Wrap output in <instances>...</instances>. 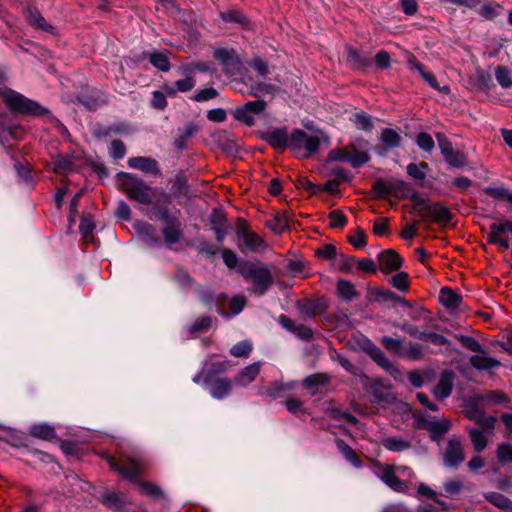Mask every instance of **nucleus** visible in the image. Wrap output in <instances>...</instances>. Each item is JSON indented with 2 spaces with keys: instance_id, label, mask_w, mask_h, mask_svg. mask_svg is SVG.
Returning a JSON list of instances; mask_svg holds the SVG:
<instances>
[{
  "instance_id": "nucleus-1",
  "label": "nucleus",
  "mask_w": 512,
  "mask_h": 512,
  "mask_svg": "<svg viewBox=\"0 0 512 512\" xmlns=\"http://www.w3.org/2000/svg\"><path fill=\"white\" fill-rule=\"evenodd\" d=\"M237 271L245 280L255 283L252 291L257 295H263L273 283L271 271L264 263L242 262Z\"/></svg>"
},
{
  "instance_id": "nucleus-2",
  "label": "nucleus",
  "mask_w": 512,
  "mask_h": 512,
  "mask_svg": "<svg viewBox=\"0 0 512 512\" xmlns=\"http://www.w3.org/2000/svg\"><path fill=\"white\" fill-rule=\"evenodd\" d=\"M120 189L129 199L149 205L153 201V189L133 174L120 172L117 175Z\"/></svg>"
},
{
  "instance_id": "nucleus-3",
  "label": "nucleus",
  "mask_w": 512,
  "mask_h": 512,
  "mask_svg": "<svg viewBox=\"0 0 512 512\" xmlns=\"http://www.w3.org/2000/svg\"><path fill=\"white\" fill-rule=\"evenodd\" d=\"M0 98L10 110L16 113L41 116L48 112L39 103L7 87L0 88Z\"/></svg>"
},
{
  "instance_id": "nucleus-4",
  "label": "nucleus",
  "mask_w": 512,
  "mask_h": 512,
  "mask_svg": "<svg viewBox=\"0 0 512 512\" xmlns=\"http://www.w3.org/2000/svg\"><path fill=\"white\" fill-rule=\"evenodd\" d=\"M320 142V136L309 135L300 129L294 130L289 137V147L302 158L317 152Z\"/></svg>"
},
{
  "instance_id": "nucleus-5",
  "label": "nucleus",
  "mask_w": 512,
  "mask_h": 512,
  "mask_svg": "<svg viewBox=\"0 0 512 512\" xmlns=\"http://www.w3.org/2000/svg\"><path fill=\"white\" fill-rule=\"evenodd\" d=\"M414 209L422 219H429L440 224H447L452 218V213L446 206L440 203H431L424 199H418Z\"/></svg>"
},
{
  "instance_id": "nucleus-6",
  "label": "nucleus",
  "mask_w": 512,
  "mask_h": 512,
  "mask_svg": "<svg viewBox=\"0 0 512 512\" xmlns=\"http://www.w3.org/2000/svg\"><path fill=\"white\" fill-rule=\"evenodd\" d=\"M376 476L396 492H406L409 488L407 480H402L396 473V466L388 464L376 465Z\"/></svg>"
},
{
  "instance_id": "nucleus-7",
  "label": "nucleus",
  "mask_w": 512,
  "mask_h": 512,
  "mask_svg": "<svg viewBox=\"0 0 512 512\" xmlns=\"http://www.w3.org/2000/svg\"><path fill=\"white\" fill-rule=\"evenodd\" d=\"M376 476L396 492H406L409 488L407 480H402L396 473V466L388 464L376 465Z\"/></svg>"
},
{
  "instance_id": "nucleus-8",
  "label": "nucleus",
  "mask_w": 512,
  "mask_h": 512,
  "mask_svg": "<svg viewBox=\"0 0 512 512\" xmlns=\"http://www.w3.org/2000/svg\"><path fill=\"white\" fill-rule=\"evenodd\" d=\"M266 108L264 100H255L245 103L243 106L237 107L233 111L236 120L252 126L255 123V116L261 114Z\"/></svg>"
},
{
  "instance_id": "nucleus-9",
  "label": "nucleus",
  "mask_w": 512,
  "mask_h": 512,
  "mask_svg": "<svg viewBox=\"0 0 512 512\" xmlns=\"http://www.w3.org/2000/svg\"><path fill=\"white\" fill-rule=\"evenodd\" d=\"M214 58L222 65L223 72L236 75L241 70V61L235 50L219 48L213 52Z\"/></svg>"
},
{
  "instance_id": "nucleus-10",
  "label": "nucleus",
  "mask_w": 512,
  "mask_h": 512,
  "mask_svg": "<svg viewBox=\"0 0 512 512\" xmlns=\"http://www.w3.org/2000/svg\"><path fill=\"white\" fill-rule=\"evenodd\" d=\"M443 464L448 468H457L465 460V454L460 440L450 438L442 453Z\"/></svg>"
},
{
  "instance_id": "nucleus-11",
  "label": "nucleus",
  "mask_w": 512,
  "mask_h": 512,
  "mask_svg": "<svg viewBox=\"0 0 512 512\" xmlns=\"http://www.w3.org/2000/svg\"><path fill=\"white\" fill-rule=\"evenodd\" d=\"M237 235L242 239L244 244V246L241 247L242 251L263 252L267 248V244L262 237L255 232L250 231L245 226L238 228Z\"/></svg>"
},
{
  "instance_id": "nucleus-12",
  "label": "nucleus",
  "mask_w": 512,
  "mask_h": 512,
  "mask_svg": "<svg viewBox=\"0 0 512 512\" xmlns=\"http://www.w3.org/2000/svg\"><path fill=\"white\" fill-rule=\"evenodd\" d=\"M107 462L110 468L130 481L136 480L141 472V465L135 459H127L123 464H119L113 457L108 456Z\"/></svg>"
},
{
  "instance_id": "nucleus-13",
  "label": "nucleus",
  "mask_w": 512,
  "mask_h": 512,
  "mask_svg": "<svg viewBox=\"0 0 512 512\" xmlns=\"http://www.w3.org/2000/svg\"><path fill=\"white\" fill-rule=\"evenodd\" d=\"M455 375L452 371L446 370L441 373L439 381L433 389V395L438 400L448 398L453 390Z\"/></svg>"
},
{
  "instance_id": "nucleus-14",
  "label": "nucleus",
  "mask_w": 512,
  "mask_h": 512,
  "mask_svg": "<svg viewBox=\"0 0 512 512\" xmlns=\"http://www.w3.org/2000/svg\"><path fill=\"white\" fill-rule=\"evenodd\" d=\"M162 235L166 245L172 246L178 243L183 237V227L179 218L165 223L162 228Z\"/></svg>"
},
{
  "instance_id": "nucleus-15",
  "label": "nucleus",
  "mask_w": 512,
  "mask_h": 512,
  "mask_svg": "<svg viewBox=\"0 0 512 512\" xmlns=\"http://www.w3.org/2000/svg\"><path fill=\"white\" fill-rule=\"evenodd\" d=\"M378 261L382 272L390 273L398 270L403 260L396 251L388 249L378 255Z\"/></svg>"
},
{
  "instance_id": "nucleus-16",
  "label": "nucleus",
  "mask_w": 512,
  "mask_h": 512,
  "mask_svg": "<svg viewBox=\"0 0 512 512\" xmlns=\"http://www.w3.org/2000/svg\"><path fill=\"white\" fill-rule=\"evenodd\" d=\"M469 362L471 366L476 370L486 371L488 373H491L492 370L501 366V362L493 357L488 356L485 350H483V353L472 355L469 359Z\"/></svg>"
},
{
  "instance_id": "nucleus-17",
  "label": "nucleus",
  "mask_w": 512,
  "mask_h": 512,
  "mask_svg": "<svg viewBox=\"0 0 512 512\" xmlns=\"http://www.w3.org/2000/svg\"><path fill=\"white\" fill-rule=\"evenodd\" d=\"M367 352L369 356L383 369H385L387 372H389L391 375L396 376L398 374H401L400 370L397 366H395L392 362L389 361V359L386 357V355L383 353V351L377 347L373 343H369V346L367 348Z\"/></svg>"
},
{
  "instance_id": "nucleus-18",
  "label": "nucleus",
  "mask_w": 512,
  "mask_h": 512,
  "mask_svg": "<svg viewBox=\"0 0 512 512\" xmlns=\"http://www.w3.org/2000/svg\"><path fill=\"white\" fill-rule=\"evenodd\" d=\"M19 127L5 112L0 113V141L2 143L10 139L18 138Z\"/></svg>"
},
{
  "instance_id": "nucleus-19",
  "label": "nucleus",
  "mask_w": 512,
  "mask_h": 512,
  "mask_svg": "<svg viewBox=\"0 0 512 512\" xmlns=\"http://www.w3.org/2000/svg\"><path fill=\"white\" fill-rule=\"evenodd\" d=\"M210 223L215 233L216 240L222 242L227 234L228 224L224 213L221 210L214 209L210 215Z\"/></svg>"
},
{
  "instance_id": "nucleus-20",
  "label": "nucleus",
  "mask_w": 512,
  "mask_h": 512,
  "mask_svg": "<svg viewBox=\"0 0 512 512\" xmlns=\"http://www.w3.org/2000/svg\"><path fill=\"white\" fill-rule=\"evenodd\" d=\"M130 168L141 170L145 173L158 174L160 172L158 162L149 157H132L128 160Z\"/></svg>"
},
{
  "instance_id": "nucleus-21",
  "label": "nucleus",
  "mask_w": 512,
  "mask_h": 512,
  "mask_svg": "<svg viewBox=\"0 0 512 512\" xmlns=\"http://www.w3.org/2000/svg\"><path fill=\"white\" fill-rule=\"evenodd\" d=\"M134 228L138 235L146 242L154 246L160 245L161 241L157 237V230L152 224L144 221H137L134 223Z\"/></svg>"
},
{
  "instance_id": "nucleus-22",
  "label": "nucleus",
  "mask_w": 512,
  "mask_h": 512,
  "mask_svg": "<svg viewBox=\"0 0 512 512\" xmlns=\"http://www.w3.org/2000/svg\"><path fill=\"white\" fill-rule=\"evenodd\" d=\"M262 138L274 148L289 146V138L283 129H274L262 134Z\"/></svg>"
},
{
  "instance_id": "nucleus-23",
  "label": "nucleus",
  "mask_w": 512,
  "mask_h": 512,
  "mask_svg": "<svg viewBox=\"0 0 512 512\" xmlns=\"http://www.w3.org/2000/svg\"><path fill=\"white\" fill-rule=\"evenodd\" d=\"M260 368H261L260 362H256V363L246 366L238 373V375L235 378V382L240 386L249 385L259 375Z\"/></svg>"
},
{
  "instance_id": "nucleus-24",
  "label": "nucleus",
  "mask_w": 512,
  "mask_h": 512,
  "mask_svg": "<svg viewBox=\"0 0 512 512\" xmlns=\"http://www.w3.org/2000/svg\"><path fill=\"white\" fill-rule=\"evenodd\" d=\"M331 377L325 373H315L304 378L302 384L305 388L311 390L314 395L320 387L326 386L330 382Z\"/></svg>"
},
{
  "instance_id": "nucleus-25",
  "label": "nucleus",
  "mask_w": 512,
  "mask_h": 512,
  "mask_svg": "<svg viewBox=\"0 0 512 512\" xmlns=\"http://www.w3.org/2000/svg\"><path fill=\"white\" fill-rule=\"evenodd\" d=\"M297 382L292 380L287 383L282 381H275L264 388V393L272 398L276 399L280 397L284 392L291 391L296 387Z\"/></svg>"
},
{
  "instance_id": "nucleus-26",
  "label": "nucleus",
  "mask_w": 512,
  "mask_h": 512,
  "mask_svg": "<svg viewBox=\"0 0 512 512\" xmlns=\"http://www.w3.org/2000/svg\"><path fill=\"white\" fill-rule=\"evenodd\" d=\"M336 289L337 295L344 301L350 302L359 297V293L355 289L354 284L348 280L340 279L337 282Z\"/></svg>"
},
{
  "instance_id": "nucleus-27",
  "label": "nucleus",
  "mask_w": 512,
  "mask_h": 512,
  "mask_svg": "<svg viewBox=\"0 0 512 512\" xmlns=\"http://www.w3.org/2000/svg\"><path fill=\"white\" fill-rule=\"evenodd\" d=\"M419 427H425L431 433V437L433 440H436L443 436L450 429V421L448 419H442L438 421H430L427 424L418 423Z\"/></svg>"
},
{
  "instance_id": "nucleus-28",
  "label": "nucleus",
  "mask_w": 512,
  "mask_h": 512,
  "mask_svg": "<svg viewBox=\"0 0 512 512\" xmlns=\"http://www.w3.org/2000/svg\"><path fill=\"white\" fill-rule=\"evenodd\" d=\"M290 219L286 212L276 213L271 219L266 221V225L269 229L277 234L289 229Z\"/></svg>"
},
{
  "instance_id": "nucleus-29",
  "label": "nucleus",
  "mask_w": 512,
  "mask_h": 512,
  "mask_svg": "<svg viewBox=\"0 0 512 512\" xmlns=\"http://www.w3.org/2000/svg\"><path fill=\"white\" fill-rule=\"evenodd\" d=\"M195 85L192 77H186L175 82L174 85L164 84L162 89L169 96H175L177 92H187Z\"/></svg>"
},
{
  "instance_id": "nucleus-30",
  "label": "nucleus",
  "mask_w": 512,
  "mask_h": 512,
  "mask_svg": "<svg viewBox=\"0 0 512 512\" xmlns=\"http://www.w3.org/2000/svg\"><path fill=\"white\" fill-rule=\"evenodd\" d=\"M232 388V382L228 378H219L215 380L211 386L210 394L215 399H223Z\"/></svg>"
},
{
  "instance_id": "nucleus-31",
  "label": "nucleus",
  "mask_w": 512,
  "mask_h": 512,
  "mask_svg": "<svg viewBox=\"0 0 512 512\" xmlns=\"http://www.w3.org/2000/svg\"><path fill=\"white\" fill-rule=\"evenodd\" d=\"M27 20L30 25L42 29L44 31H48L53 33L54 28L47 23L44 17L40 14V12L35 8H28L26 11Z\"/></svg>"
},
{
  "instance_id": "nucleus-32",
  "label": "nucleus",
  "mask_w": 512,
  "mask_h": 512,
  "mask_svg": "<svg viewBox=\"0 0 512 512\" xmlns=\"http://www.w3.org/2000/svg\"><path fill=\"white\" fill-rule=\"evenodd\" d=\"M345 52L347 61L354 68H365L371 64L369 57L361 55L355 48L351 46H347Z\"/></svg>"
},
{
  "instance_id": "nucleus-33",
  "label": "nucleus",
  "mask_w": 512,
  "mask_h": 512,
  "mask_svg": "<svg viewBox=\"0 0 512 512\" xmlns=\"http://www.w3.org/2000/svg\"><path fill=\"white\" fill-rule=\"evenodd\" d=\"M338 450L342 453L344 458L350 462L353 466L359 468L362 466L360 458L356 452L342 439L335 440Z\"/></svg>"
},
{
  "instance_id": "nucleus-34",
  "label": "nucleus",
  "mask_w": 512,
  "mask_h": 512,
  "mask_svg": "<svg viewBox=\"0 0 512 512\" xmlns=\"http://www.w3.org/2000/svg\"><path fill=\"white\" fill-rule=\"evenodd\" d=\"M382 445L390 451L402 452L410 448L411 444L408 440H405L398 436L385 437L382 440Z\"/></svg>"
},
{
  "instance_id": "nucleus-35",
  "label": "nucleus",
  "mask_w": 512,
  "mask_h": 512,
  "mask_svg": "<svg viewBox=\"0 0 512 512\" xmlns=\"http://www.w3.org/2000/svg\"><path fill=\"white\" fill-rule=\"evenodd\" d=\"M470 440L472 442L473 448L476 452H482L487 444V433H484L481 429L471 428L468 430Z\"/></svg>"
},
{
  "instance_id": "nucleus-36",
  "label": "nucleus",
  "mask_w": 512,
  "mask_h": 512,
  "mask_svg": "<svg viewBox=\"0 0 512 512\" xmlns=\"http://www.w3.org/2000/svg\"><path fill=\"white\" fill-rule=\"evenodd\" d=\"M401 139V135L391 128L383 129L380 135V141L389 149L398 147Z\"/></svg>"
},
{
  "instance_id": "nucleus-37",
  "label": "nucleus",
  "mask_w": 512,
  "mask_h": 512,
  "mask_svg": "<svg viewBox=\"0 0 512 512\" xmlns=\"http://www.w3.org/2000/svg\"><path fill=\"white\" fill-rule=\"evenodd\" d=\"M487 501L506 512L512 508V501L499 492H490L485 495Z\"/></svg>"
},
{
  "instance_id": "nucleus-38",
  "label": "nucleus",
  "mask_w": 512,
  "mask_h": 512,
  "mask_svg": "<svg viewBox=\"0 0 512 512\" xmlns=\"http://www.w3.org/2000/svg\"><path fill=\"white\" fill-rule=\"evenodd\" d=\"M441 302L448 308H458L462 302V298L460 295L453 292L451 289L447 287H443L440 291Z\"/></svg>"
},
{
  "instance_id": "nucleus-39",
  "label": "nucleus",
  "mask_w": 512,
  "mask_h": 512,
  "mask_svg": "<svg viewBox=\"0 0 512 512\" xmlns=\"http://www.w3.org/2000/svg\"><path fill=\"white\" fill-rule=\"evenodd\" d=\"M350 120L358 129L363 131H371L374 127L371 116L365 112L353 114Z\"/></svg>"
},
{
  "instance_id": "nucleus-40",
  "label": "nucleus",
  "mask_w": 512,
  "mask_h": 512,
  "mask_svg": "<svg viewBox=\"0 0 512 512\" xmlns=\"http://www.w3.org/2000/svg\"><path fill=\"white\" fill-rule=\"evenodd\" d=\"M30 433L43 440H51L56 436L54 428L46 424L33 425Z\"/></svg>"
},
{
  "instance_id": "nucleus-41",
  "label": "nucleus",
  "mask_w": 512,
  "mask_h": 512,
  "mask_svg": "<svg viewBox=\"0 0 512 512\" xmlns=\"http://www.w3.org/2000/svg\"><path fill=\"white\" fill-rule=\"evenodd\" d=\"M495 78L502 88L512 87V72L504 66L495 69Z\"/></svg>"
},
{
  "instance_id": "nucleus-42",
  "label": "nucleus",
  "mask_w": 512,
  "mask_h": 512,
  "mask_svg": "<svg viewBox=\"0 0 512 512\" xmlns=\"http://www.w3.org/2000/svg\"><path fill=\"white\" fill-rule=\"evenodd\" d=\"M150 63L161 71H168L170 69V62L166 52L152 53L149 57Z\"/></svg>"
},
{
  "instance_id": "nucleus-43",
  "label": "nucleus",
  "mask_w": 512,
  "mask_h": 512,
  "mask_svg": "<svg viewBox=\"0 0 512 512\" xmlns=\"http://www.w3.org/2000/svg\"><path fill=\"white\" fill-rule=\"evenodd\" d=\"M497 419L494 416H485L483 413L479 414L476 424L479 426L476 429H481L484 433L492 434L495 428Z\"/></svg>"
},
{
  "instance_id": "nucleus-44",
  "label": "nucleus",
  "mask_w": 512,
  "mask_h": 512,
  "mask_svg": "<svg viewBox=\"0 0 512 512\" xmlns=\"http://www.w3.org/2000/svg\"><path fill=\"white\" fill-rule=\"evenodd\" d=\"M497 459L501 463L512 462V444L509 442H502L497 445L496 449Z\"/></svg>"
},
{
  "instance_id": "nucleus-45",
  "label": "nucleus",
  "mask_w": 512,
  "mask_h": 512,
  "mask_svg": "<svg viewBox=\"0 0 512 512\" xmlns=\"http://www.w3.org/2000/svg\"><path fill=\"white\" fill-rule=\"evenodd\" d=\"M428 168L427 163L421 162L420 164L411 163L407 166L406 170L409 176L412 178L422 181L426 177L425 170Z\"/></svg>"
},
{
  "instance_id": "nucleus-46",
  "label": "nucleus",
  "mask_w": 512,
  "mask_h": 512,
  "mask_svg": "<svg viewBox=\"0 0 512 512\" xmlns=\"http://www.w3.org/2000/svg\"><path fill=\"white\" fill-rule=\"evenodd\" d=\"M284 327L294 332L301 339H310L313 335L312 330L304 325L294 326L293 322L290 320H286L283 323Z\"/></svg>"
},
{
  "instance_id": "nucleus-47",
  "label": "nucleus",
  "mask_w": 512,
  "mask_h": 512,
  "mask_svg": "<svg viewBox=\"0 0 512 512\" xmlns=\"http://www.w3.org/2000/svg\"><path fill=\"white\" fill-rule=\"evenodd\" d=\"M485 193L498 200L507 201L510 197L511 190L503 186H488L484 189Z\"/></svg>"
},
{
  "instance_id": "nucleus-48",
  "label": "nucleus",
  "mask_w": 512,
  "mask_h": 512,
  "mask_svg": "<svg viewBox=\"0 0 512 512\" xmlns=\"http://www.w3.org/2000/svg\"><path fill=\"white\" fill-rule=\"evenodd\" d=\"M381 344L383 347L393 353L401 355L402 352V341L400 339L392 338L390 336H383L381 338Z\"/></svg>"
},
{
  "instance_id": "nucleus-49",
  "label": "nucleus",
  "mask_w": 512,
  "mask_h": 512,
  "mask_svg": "<svg viewBox=\"0 0 512 512\" xmlns=\"http://www.w3.org/2000/svg\"><path fill=\"white\" fill-rule=\"evenodd\" d=\"M298 309L303 319L313 318L316 314V304L310 300H303L298 303Z\"/></svg>"
},
{
  "instance_id": "nucleus-50",
  "label": "nucleus",
  "mask_w": 512,
  "mask_h": 512,
  "mask_svg": "<svg viewBox=\"0 0 512 512\" xmlns=\"http://www.w3.org/2000/svg\"><path fill=\"white\" fill-rule=\"evenodd\" d=\"M400 356L409 360L417 361L422 359L423 351L421 346L415 343L410 345L407 349L402 350Z\"/></svg>"
},
{
  "instance_id": "nucleus-51",
  "label": "nucleus",
  "mask_w": 512,
  "mask_h": 512,
  "mask_svg": "<svg viewBox=\"0 0 512 512\" xmlns=\"http://www.w3.org/2000/svg\"><path fill=\"white\" fill-rule=\"evenodd\" d=\"M252 351V344L249 341H241L235 344L230 353L234 357H247Z\"/></svg>"
},
{
  "instance_id": "nucleus-52",
  "label": "nucleus",
  "mask_w": 512,
  "mask_h": 512,
  "mask_svg": "<svg viewBox=\"0 0 512 512\" xmlns=\"http://www.w3.org/2000/svg\"><path fill=\"white\" fill-rule=\"evenodd\" d=\"M138 487L140 493L150 496L152 498H160L163 495L161 489L158 486L149 482H141L139 483Z\"/></svg>"
},
{
  "instance_id": "nucleus-53",
  "label": "nucleus",
  "mask_w": 512,
  "mask_h": 512,
  "mask_svg": "<svg viewBox=\"0 0 512 512\" xmlns=\"http://www.w3.org/2000/svg\"><path fill=\"white\" fill-rule=\"evenodd\" d=\"M53 167L56 173H67L72 170L73 163L68 158L58 156L53 160Z\"/></svg>"
},
{
  "instance_id": "nucleus-54",
  "label": "nucleus",
  "mask_w": 512,
  "mask_h": 512,
  "mask_svg": "<svg viewBox=\"0 0 512 512\" xmlns=\"http://www.w3.org/2000/svg\"><path fill=\"white\" fill-rule=\"evenodd\" d=\"M391 284L400 291H407L409 288L408 274L405 272L395 274L391 279Z\"/></svg>"
},
{
  "instance_id": "nucleus-55",
  "label": "nucleus",
  "mask_w": 512,
  "mask_h": 512,
  "mask_svg": "<svg viewBox=\"0 0 512 512\" xmlns=\"http://www.w3.org/2000/svg\"><path fill=\"white\" fill-rule=\"evenodd\" d=\"M417 145L424 151L430 152L433 150L435 144L434 140L428 133H419L416 138Z\"/></svg>"
},
{
  "instance_id": "nucleus-56",
  "label": "nucleus",
  "mask_w": 512,
  "mask_h": 512,
  "mask_svg": "<svg viewBox=\"0 0 512 512\" xmlns=\"http://www.w3.org/2000/svg\"><path fill=\"white\" fill-rule=\"evenodd\" d=\"M370 160V156L365 151H357L354 153L350 152V158H348V162L354 167H360L367 163Z\"/></svg>"
},
{
  "instance_id": "nucleus-57",
  "label": "nucleus",
  "mask_w": 512,
  "mask_h": 512,
  "mask_svg": "<svg viewBox=\"0 0 512 512\" xmlns=\"http://www.w3.org/2000/svg\"><path fill=\"white\" fill-rule=\"evenodd\" d=\"M109 153L114 159H122L126 155V146L121 140H114L110 144Z\"/></svg>"
},
{
  "instance_id": "nucleus-58",
  "label": "nucleus",
  "mask_w": 512,
  "mask_h": 512,
  "mask_svg": "<svg viewBox=\"0 0 512 512\" xmlns=\"http://www.w3.org/2000/svg\"><path fill=\"white\" fill-rule=\"evenodd\" d=\"M445 160L453 167H463L467 163L466 156L460 151H453Z\"/></svg>"
},
{
  "instance_id": "nucleus-59",
  "label": "nucleus",
  "mask_w": 512,
  "mask_h": 512,
  "mask_svg": "<svg viewBox=\"0 0 512 512\" xmlns=\"http://www.w3.org/2000/svg\"><path fill=\"white\" fill-rule=\"evenodd\" d=\"M329 218H330V227H332V228H342L347 223V218L339 210H333L332 212H330Z\"/></svg>"
},
{
  "instance_id": "nucleus-60",
  "label": "nucleus",
  "mask_w": 512,
  "mask_h": 512,
  "mask_svg": "<svg viewBox=\"0 0 512 512\" xmlns=\"http://www.w3.org/2000/svg\"><path fill=\"white\" fill-rule=\"evenodd\" d=\"M459 340L469 350L476 352V353H483L484 349H483L482 345L473 337L461 335L459 337Z\"/></svg>"
},
{
  "instance_id": "nucleus-61",
  "label": "nucleus",
  "mask_w": 512,
  "mask_h": 512,
  "mask_svg": "<svg viewBox=\"0 0 512 512\" xmlns=\"http://www.w3.org/2000/svg\"><path fill=\"white\" fill-rule=\"evenodd\" d=\"M103 503L112 509L119 510L123 506V502L119 498V496L115 493H105L103 495Z\"/></svg>"
},
{
  "instance_id": "nucleus-62",
  "label": "nucleus",
  "mask_w": 512,
  "mask_h": 512,
  "mask_svg": "<svg viewBox=\"0 0 512 512\" xmlns=\"http://www.w3.org/2000/svg\"><path fill=\"white\" fill-rule=\"evenodd\" d=\"M419 339L427 340L434 345H445L448 343V339L438 333H419Z\"/></svg>"
},
{
  "instance_id": "nucleus-63",
  "label": "nucleus",
  "mask_w": 512,
  "mask_h": 512,
  "mask_svg": "<svg viewBox=\"0 0 512 512\" xmlns=\"http://www.w3.org/2000/svg\"><path fill=\"white\" fill-rule=\"evenodd\" d=\"M218 92L214 88H205L199 90L193 97V99L197 102L207 101L217 97Z\"/></svg>"
},
{
  "instance_id": "nucleus-64",
  "label": "nucleus",
  "mask_w": 512,
  "mask_h": 512,
  "mask_svg": "<svg viewBox=\"0 0 512 512\" xmlns=\"http://www.w3.org/2000/svg\"><path fill=\"white\" fill-rule=\"evenodd\" d=\"M286 409L292 413L297 414L302 411L303 402L295 397H289L284 402Z\"/></svg>"
}]
</instances>
